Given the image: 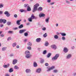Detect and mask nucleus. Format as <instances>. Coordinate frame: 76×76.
I'll use <instances>...</instances> for the list:
<instances>
[{
  "instance_id": "3",
  "label": "nucleus",
  "mask_w": 76,
  "mask_h": 76,
  "mask_svg": "<svg viewBox=\"0 0 76 76\" xmlns=\"http://www.w3.org/2000/svg\"><path fill=\"white\" fill-rule=\"evenodd\" d=\"M60 55L59 54H56L55 56H53L52 58V60H53V61H55V60H57V58L59 57V56Z\"/></svg>"
},
{
  "instance_id": "8",
  "label": "nucleus",
  "mask_w": 76,
  "mask_h": 76,
  "mask_svg": "<svg viewBox=\"0 0 76 76\" xmlns=\"http://www.w3.org/2000/svg\"><path fill=\"white\" fill-rule=\"evenodd\" d=\"M51 47L54 50H56L57 49V46L55 45H52Z\"/></svg>"
},
{
  "instance_id": "44",
  "label": "nucleus",
  "mask_w": 76,
  "mask_h": 76,
  "mask_svg": "<svg viewBox=\"0 0 76 76\" xmlns=\"http://www.w3.org/2000/svg\"><path fill=\"white\" fill-rule=\"evenodd\" d=\"M7 24L8 25H10L11 24V22H8L7 23Z\"/></svg>"
},
{
  "instance_id": "58",
  "label": "nucleus",
  "mask_w": 76,
  "mask_h": 76,
  "mask_svg": "<svg viewBox=\"0 0 76 76\" xmlns=\"http://www.w3.org/2000/svg\"><path fill=\"white\" fill-rule=\"evenodd\" d=\"M0 27H1V28L2 27H3V25L2 24H1L0 25Z\"/></svg>"
},
{
  "instance_id": "62",
  "label": "nucleus",
  "mask_w": 76,
  "mask_h": 76,
  "mask_svg": "<svg viewBox=\"0 0 76 76\" xmlns=\"http://www.w3.org/2000/svg\"><path fill=\"white\" fill-rule=\"evenodd\" d=\"M72 48V49H74V48H75V47L74 46H72V47H71Z\"/></svg>"
},
{
  "instance_id": "59",
  "label": "nucleus",
  "mask_w": 76,
  "mask_h": 76,
  "mask_svg": "<svg viewBox=\"0 0 76 76\" xmlns=\"http://www.w3.org/2000/svg\"><path fill=\"white\" fill-rule=\"evenodd\" d=\"M50 4L51 5H53V4H54V2L51 3Z\"/></svg>"
},
{
  "instance_id": "24",
  "label": "nucleus",
  "mask_w": 76,
  "mask_h": 76,
  "mask_svg": "<svg viewBox=\"0 0 76 76\" xmlns=\"http://www.w3.org/2000/svg\"><path fill=\"white\" fill-rule=\"evenodd\" d=\"M27 11L28 12H30L31 10V7L29 6V7H28L27 8Z\"/></svg>"
},
{
  "instance_id": "48",
  "label": "nucleus",
  "mask_w": 76,
  "mask_h": 76,
  "mask_svg": "<svg viewBox=\"0 0 76 76\" xmlns=\"http://www.w3.org/2000/svg\"><path fill=\"white\" fill-rule=\"evenodd\" d=\"M51 70V69L50 68H48V70H47V71L49 72V71H50V70Z\"/></svg>"
},
{
  "instance_id": "47",
  "label": "nucleus",
  "mask_w": 76,
  "mask_h": 76,
  "mask_svg": "<svg viewBox=\"0 0 76 76\" xmlns=\"http://www.w3.org/2000/svg\"><path fill=\"white\" fill-rule=\"evenodd\" d=\"M14 18H16L18 17V15L16 14H15L14 15Z\"/></svg>"
},
{
  "instance_id": "34",
  "label": "nucleus",
  "mask_w": 76,
  "mask_h": 76,
  "mask_svg": "<svg viewBox=\"0 0 76 76\" xmlns=\"http://www.w3.org/2000/svg\"><path fill=\"white\" fill-rule=\"evenodd\" d=\"M3 4L0 3V8H2V7H3L4 6Z\"/></svg>"
},
{
  "instance_id": "64",
  "label": "nucleus",
  "mask_w": 76,
  "mask_h": 76,
  "mask_svg": "<svg viewBox=\"0 0 76 76\" xmlns=\"http://www.w3.org/2000/svg\"><path fill=\"white\" fill-rule=\"evenodd\" d=\"M74 76H76V73H74Z\"/></svg>"
},
{
  "instance_id": "21",
  "label": "nucleus",
  "mask_w": 76,
  "mask_h": 76,
  "mask_svg": "<svg viewBox=\"0 0 76 76\" xmlns=\"http://www.w3.org/2000/svg\"><path fill=\"white\" fill-rule=\"evenodd\" d=\"M24 7H27V8H28V7H29V5L28 4H24Z\"/></svg>"
},
{
  "instance_id": "63",
  "label": "nucleus",
  "mask_w": 76,
  "mask_h": 76,
  "mask_svg": "<svg viewBox=\"0 0 76 76\" xmlns=\"http://www.w3.org/2000/svg\"><path fill=\"white\" fill-rule=\"evenodd\" d=\"M9 29V28L8 27H6L5 28V30H7Z\"/></svg>"
},
{
  "instance_id": "56",
  "label": "nucleus",
  "mask_w": 76,
  "mask_h": 76,
  "mask_svg": "<svg viewBox=\"0 0 76 76\" xmlns=\"http://www.w3.org/2000/svg\"><path fill=\"white\" fill-rule=\"evenodd\" d=\"M47 2L48 3H50L51 2V0H48Z\"/></svg>"
},
{
  "instance_id": "5",
  "label": "nucleus",
  "mask_w": 76,
  "mask_h": 76,
  "mask_svg": "<svg viewBox=\"0 0 76 76\" xmlns=\"http://www.w3.org/2000/svg\"><path fill=\"white\" fill-rule=\"evenodd\" d=\"M26 31V29H22L20 30L19 31V34H22V33L25 32Z\"/></svg>"
},
{
  "instance_id": "46",
  "label": "nucleus",
  "mask_w": 76,
  "mask_h": 76,
  "mask_svg": "<svg viewBox=\"0 0 76 76\" xmlns=\"http://www.w3.org/2000/svg\"><path fill=\"white\" fill-rule=\"evenodd\" d=\"M8 34H12L13 33V31H8Z\"/></svg>"
},
{
  "instance_id": "54",
  "label": "nucleus",
  "mask_w": 76,
  "mask_h": 76,
  "mask_svg": "<svg viewBox=\"0 0 76 76\" xmlns=\"http://www.w3.org/2000/svg\"><path fill=\"white\" fill-rule=\"evenodd\" d=\"M3 14V12L1 11H0V15H1Z\"/></svg>"
},
{
  "instance_id": "45",
  "label": "nucleus",
  "mask_w": 76,
  "mask_h": 76,
  "mask_svg": "<svg viewBox=\"0 0 76 76\" xmlns=\"http://www.w3.org/2000/svg\"><path fill=\"white\" fill-rule=\"evenodd\" d=\"M24 11H25V10H24L23 9H21L20 10V12H24Z\"/></svg>"
},
{
  "instance_id": "6",
  "label": "nucleus",
  "mask_w": 76,
  "mask_h": 76,
  "mask_svg": "<svg viewBox=\"0 0 76 76\" xmlns=\"http://www.w3.org/2000/svg\"><path fill=\"white\" fill-rule=\"evenodd\" d=\"M63 51L65 53H67L68 52V49L67 48L64 47V48Z\"/></svg>"
},
{
  "instance_id": "38",
  "label": "nucleus",
  "mask_w": 76,
  "mask_h": 76,
  "mask_svg": "<svg viewBox=\"0 0 76 76\" xmlns=\"http://www.w3.org/2000/svg\"><path fill=\"white\" fill-rule=\"evenodd\" d=\"M27 45H28V46H31L32 43H31V42H29V43L27 44Z\"/></svg>"
},
{
  "instance_id": "18",
  "label": "nucleus",
  "mask_w": 76,
  "mask_h": 76,
  "mask_svg": "<svg viewBox=\"0 0 76 76\" xmlns=\"http://www.w3.org/2000/svg\"><path fill=\"white\" fill-rule=\"evenodd\" d=\"M9 73H12V72H13V69L12 68H11L9 69Z\"/></svg>"
},
{
  "instance_id": "1",
  "label": "nucleus",
  "mask_w": 76,
  "mask_h": 76,
  "mask_svg": "<svg viewBox=\"0 0 76 76\" xmlns=\"http://www.w3.org/2000/svg\"><path fill=\"white\" fill-rule=\"evenodd\" d=\"M25 54L26 55L25 57L27 58H29L32 56V55L30 54V51H29L28 50L26 51Z\"/></svg>"
},
{
  "instance_id": "23",
  "label": "nucleus",
  "mask_w": 76,
  "mask_h": 76,
  "mask_svg": "<svg viewBox=\"0 0 76 76\" xmlns=\"http://www.w3.org/2000/svg\"><path fill=\"white\" fill-rule=\"evenodd\" d=\"M49 19H50V18H48L45 20V22L46 23H48L49 22Z\"/></svg>"
},
{
  "instance_id": "42",
  "label": "nucleus",
  "mask_w": 76,
  "mask_h": 76,
  "mask_svg": "<svg viewBox=\"0 0 76 76\" xmlns=\"http://www.w3.org/2000/svg\"><path fill=\"white\" fill-rule=\"evenodd\" d=\"M3 20V19H0V23H3V20Z\"/></svg>"
},
{
  "instance_id": "12",
  "label": "nucleus",
  "mask_w": 76,
  "mask_h": 76,
  "mask_svg": "<svg viewBox=\"0 0 76 76\" xmlns=\"http://www.w3.org/2000/svg\"><path fill=\"white\" fill-rule=\"evenodd\" d=\"M21 20H18L16 22V23L17 25L18 26L20 25V21H21Z\"/></svg>"
},
{
  "instance_id": "28",
  "label": "nucleus",
  "mask_w": 76,
  "mask_h": 76,
  "mask_svg": "<svg viewBox=\"0 0 76 76\" xmlns=\"http://www.w3.org/2000/svg\"><path fill=\"white\" fill-rule=\"evenodd\" d=\"M28 20L29 22H32V19L30 17L28 19Z\"/></svg>"
},
{
  "instance_id": "37",
  "label": "nucleus",
  "mask_w": 76,
  "mask_h": 76,
  "mask_svg": "<svg viewBox=\"0 0 76 76\" xmlns=\"http://www.w3.org/2000/svg\"><path fill=\"white\" fill-rule=\"evenodd\" d=\"M6 47H4L3 48H2V51H5L6 50Z\"/></svg>"
},
{
  "instance_id": "20",
  "label": "nucleus",
  "mask_w": 76,
  "mask_h": 76,
  "mask_svg": "<svg viewBox=\"0 0 76 76\" xmlns=\"http://www.w3.org/2000/svg\"><path fill=\"white\" fill-rule=\"evenodd\" d=\"M33 66L34 67H37L38 66V65L37 64V63L35 62H34V63Z\"/></svg>"
},
{
  "instance_id": "22",
  "label": "nucleus",
  "mask_w": 76,
  "mask_h": 76,
  "mask_svg": "<svg viewBox=\"0 0 76 76\" xmlns=\"http://www.w3.org/2000/svg\"><path fill=\"white\" fill-rule=\"evenodd\" d=\"M17 44L16 42L13 43L12 44V47H15Z\"/></svg>"
},
{
  "instance_id": "53",
  "label": "nucleus",
  "mask_w": 76,
  "mask_h": 76,
  "mask_svg": "<svg viewBox=\"0 0 76 76\" xmlns=\"http://www.w3.org/2000/svg\"><path fill=\"white\" fill-rule=\"evenodd\" d=\"M5 76H10V75L9 74H7L5 75Z\"/></svg>"
},
{
  "instance_id": "31",
  "label": "nucleus",
  "mask_w": 76,
  "mask_h": 76,
  "mask_svg": "<svg viewBox=\"0 0 76 76\" xmlns=\"http://www.w3.org/2000/svg\"><path fill=\"white\" fill-rule=\"evenodd\" d=\"M24 35L25 37H27L28 36V33L27 32H25L24 33Z\"/></svg>"
},
{
  "instance_id": "4",
  "label": "nucleus",
  "mask_w": 76,
  "mask_h": 76,
  "mask_svg": "<svg viewBox=\"0 0 76 76\" xmlns=\"http://www.w3.org/2000/svg\"><path fill=\"white\" fill-rule=\"evenodd\" d=\"M4 15H7L6 16L7 17H9L10 16V14L9 13V12L8 11H5L4 12Z\"/></svg>"
},
{
  "instance_id": "36",
  "label": "nucleus",
  "mask_w": 76,
  "mask_h": 76,
  "mask_svg": "<svg viewBox=\"0 0 76 76\" xmlns=\"http://www.w3.org/2000/svg\"><path fill=\"white\" fill-rule=\"evenodd\" d=\"M62 39L63 41H64L66 40V38H65V37L63 36L62 37Z\"/></svg>"
},
{
  "instance_id": "11",
  "label": "nucleus",
  "mask_w": 76,
  "mask_h": 76,
  "mask_svg": "<svg viewBox=\"0 0 76 76\" xmlns=\"http://www.w3.org/2000/svg\"><path fill=\"white\" fill-rule=\"evenodd\" d=\"M17 62H18V60L16 59H15L13 60L12 64H15L17 63Z\"/></svg>"
},
{
  "instance_id": "15",
  "label": "nucleus",
  "mask_w": 76,
  "mask_h": 76,
  "mask_svg": "<svg viewBox=\"0 0 76 76\" xmlns=\"http://www.w3.org/2000/svg\"><path fill=\"white\" fill-rule=\"evenodd\" d=\"M38 10L39 12H41V11H42V8L41 7H40L38 8Z\"/></svg>"
},
{
  "instance_id": "60",
  "label": "nucleus",
  "mask_w": 76,
  "mask_h": 76,
  "mask_svg": "<svg viewBox=\"0 0 76 76\" xmlns=\"http://www.w3.org/2000/svg\"><path fill=\"white\" fill-rule=\"evenodd\" d=\"M27 39H25L24 40V42H26V41H27Z\"/></svg>"
},
{
  "instance_id": "32",
  "label": "nucleus",
  "mask_w": 76,
  "mask_h": 76,
  "mask_svg": "<svg viewBox=\"0 0 76 76\" xmlns=\"http://www.w3.org/2000/svg\"><path fill=\"white\" fill-rule=\"evenodd\" d=\"M3 20H3V23L4 24V23H6V22H7V20H6V19H3Z\"/></svg>"
},
{
  "instance_id": "39",
  "label": "nucleus",
  "mask_w": 76,
  "mask_h": 76,
  "mask_svg": "<svg viewBox=\"0 0 76 76\" xmlns=\"http://www.w3.org/2000/svg\"><path fill=\"white\" fill-rule=\"evenodd\" d=\"M47 53V50H45L43 51V54H45Z\"/></svg>"
},
{
  "instance_id": "61",
  "label": "nucleus",
  "mask_w": 76,
  "mask_h": 76,
  "mask_svg": "<svg viewBox=\"0 0 76 76\" xmlns=\"http://www.w3.org/2000/svg\"><path fill=\"white\" fill-rule=\"evenodd\" d=\"M16 48H19V45H17V46H16Z\"/></svg>"
},
{
  "instance_id": "2",
  "label": "nucleus",
  "mask_w": 76,
  "mask_h": 76,
  "mask_svg": "<svg viewBox=\"0 0 76 76\" xmlns=\"http://www.w3.org/2000/svg\"><path fill=\"white\" fill-rule=\"evenodd\" d=\"M39 6V4H36L34 5L33 7V9L32 10V12L34 13V12H35L37 10V8H38V7Z\"/></svg>"
},
{
  "instance_id": "9",
  "label": "nucleus",
  "mask_w": 76,
  "mask_h": 76,
  "mask_svg": "<svg viewBox=\"0 0 76 76\" xmlns=\"http://www.w3.org/2000/svg\"><path fill=\"white\" fill-rule=\"evenodd\" d=\"M9 66H10V64H8L7 65H4L3 67H4V68H7V67H9Z\"/></svg>"
},
{
  "instance_id": "7",
  "label": "nucleus",
  "mask_w": 76,
  "mask_h": 76,
  "mask_svg": "<svg viewBox=\"0 0 76 76\" xmlns=\"http://www.w3.org/2000/svg\"><path fill=\"white\" fill-rule=\"evenodd\" d=\"M36 72L38 73H40L41 72V69L38 68L36 70Z\"/></svg>"
},
{
  "instance_id": "55",
  "label": "nucleus",
  "mask_w": 76,
  "mask_h": 76,
  "mask_svg": "<svg viewBox=\"0 0 76 76\" xmlns=\"http://www.w3.org/2000/svg\"><path fill=\"white\" fill-rule=\"evenodd\" d=\"M45 65L46 66H48V63H46Z\"/></svg>"
},
{
  "instance_id": "49",
  "label": "nucleus",
  "mask_w": 76,
  "mask_h": 76,
  "mask_svg": "<svg viewBox=\"0 0 76 76\" xmlns=\"http://www.w3.org/2000/svg\"><path fill=\"white\" fill-rule=\"evenodd\" d=\"M42 30L43 31H45L46 30V28L45 27H43L42 28Z\"/></svg>"
},
{
  "instance_id": "27",
  "label": "nucleus",
  "mask_w": 76,
  "mask_h": 76,
  "mask_svg": "<svg viewBox=\"0 0 76 76\" xmlns=\"http://www.w3.org/2000/svg\"><path fill=\"white\" fill-rule=\"evenodd\" d=\"M49 44L48 42L47 41L45 42V46H48V45Z\"/></svg>"
},
{
  "instance_id": "13",
  "label": "nucleus",
  "mask_w": 76,
  "mask_h": 76,
  "mask_svg": "<svg viewBox=\"0 0 76 76\" xmlns=\"http://www.w3.org/2000/svg\"><path fill=\"white\" fill-rule=\"evenodd\" d=\"M72 57V55L71 54H69L68 56H67L66 57V58L67 59H69V58H70Z\"/></svg>"
},
{
  "instance_id": "17",
  "label": "nucleus",
  "mask_w": 76,
  "mask_h": 76,
  "mask_svg": "<svg viewBox=\"0 0 76 76\" xmlns=\"http://www.w3.org/2000/svg\"><path fill=\"white\" fill-rule=\"evenodd\" d=\"M14 69H15V70H18V69H19V67H18V66L15 65V66L14 67Z\"/></svg>"
},
{
  "instance_id": "25",
  "label": "nucleus",
  "mask_w": 76,
  "mask_h": 76,
  "mask_svg": "<svg viewBox=\"0 0 76 76\" xmlns=\"http://www.w3.org/2000/svg\"><path fill=\"white\" fill-rule=\"evenodd\" d=\"M60 34H61V35L63 37H64V36H66V34L65 33H61Z\"/></svg>"
},
{
  "instance_id": "50",
  "label": "nucleus",
  "mask_w": 76,
  "mask_h": 76,
  "mask_svg": "<svg viewBox=\"0 0 76 76\" xmlns=\"http://www.w3.org/2000/svg\"><path fill=\"white\" fill-rule=\"evenodd\" d=\"M55 67L54 66H51L50 68L51 69V70H52V69H54V68Z\"/></svg>"
},
{
  "instance_id": "26",
  "label": "nucleus",
  "mask_w": 76,
  "mask_h": 76,
  "mask_svg": "<svg viewBox=\"0 0 76 76\" xmlns=\"http://www.w3.org/2000/svg\"><path fill=\"white\" fill-rule=\"evenodd\" d=\"M18 28L19 29H21V28H23V24H21L18 26Z\"/></svg>"
},
{
  "instance_id": "57",
  "label": "nucleus",
  "mask_w": 76,
  "mask_h": 76,
  "mask_svg": "<svg viewBox=\"0 0 76 76\" xmlns=\"http://www.w3.org/2000/svg\"><path fill=\"white\" fill-rule=\"evenodd\" d=\"M37 50H38L39 51H41V48H38Z\"/></svg>"
},
{
  "instance_id": "10",
  "label": "nucleus",
  "mask_w": 76,
  "mask_h": 76,
  "mask_svg": "<svg viewBox=\"0 0 76 76\" xmlns=\"http://www.w3.org/2000/svg\"><path fill=\"white\" fill-rule=\"evenodd\" d=\"M45 16V15L44 14L40 13L39 15V16L40 18H41V17H44Z\"/></svg>"
},
{
  "instance_id": "19",
  "label": "nucleus",
  "mask_w": 76,
  "mask_h": 76,
  "mask_svg": "<svg viewBox=\"0 0 76 76\" xmlns=\"http://www.w3.org/2000/svg\"><path fill=\"white\" fill-rule=\"evenodd\" d=\"M41 38H38L36 39V41L37 42H40V41H41Z\"/></svg>"
},
{
  "instance_id": "40",
  "label": "nucleus",
  "mask_w": 76,
  "mask_h": 76,
  "mask_svg": "<svg viewBox=\"0 0 76 76\" xmlns=\"http://www.w3.org/2000/svg\"><path fill=\"white\" fill-rule=\"evenodd\" d=\"M53 72H54V73H56L58 72V71L57 70H55L53 71Z\"/></svg>"
},
{
  "instance_id": "16",
  "label": "nucleus",
  "mask_w": 76,
  "mask_h": 76,
  "mask_svg": "<svg viewBox=\"0 0 76 76\" xmlns=\"http://www.w3.org/2000/svg\"><path fill=\"white\" fill-rule=\"evenodd\" d=\"M26 72L27 73H30L31 72V70L29 69H27L26 70Z\"/></svg>"
},
{
  "instance_id": "30",
  "label": "nucleus",
  "mask_w": 76,
  "mask_h": 76,
  "mask_svg": "<svg viewBox=\"0 0 76 76\" xmlns=\"http://www.w3.org/2000/svg\"><path fill=\"white\" fill-rule=\"evenodd\" d=\"M43 37L44 38H46V37H47V33H45V34H44L43 35Z\"/></svg>"
},
{
  "instance_id": "51",
  "label": "nucleus",
  "mask_w": 76,
  "mask_h": 76,
  "mask_svg": "<svg viewBox=\"0 0 76 76\" xmlns=\"http://www.w3.org/2000/svg\"><path fill=\"white\" fill-rule=\"evenodd\" d=\"M11 37H9L8 38L7 40V41H9L10 40H11Z\"/></svg>"
},
{
  "instance_id": "43",
  "label": "nucleus",
  "mask_w": 76,
  "mask_h": 76,
  "mask_svg": "<svg viewBox=\"0 0 76 76\" xmlns=\"http://www.w3.org/2000/svg\"><path fill=\"white\" fill-rule=\"evenodd\" d=\"M27 49H28V50H31V47L30 46H28L27 47Z\"/></svg>"
},
{
  "instance_id": "14",
  "label": "nucleus",
  "mask_w": 76,
  "mask_h": 76,
  "mask_svg": "<svg viewBox=\"0 0 76 76\" xmlns=\"http://www.w3.org/2000/svg\"><path fill=\"white\" fill-rule=\"evenodd\" d=\"M30 18L32 19H37V17H35V16H34V15L33 14L31 15Z\"/></svg>"
},
{
  "instance_id": "35",
  "label": "nucleus",
  "mask_w": 76,
  "mask_h": 76,
  "mask_svg": "<svg viewBox=\"0 0 76 76\" xmlns=\"http://www.w3.org/2000/svg\"><path fill=\"white\" fill-rule=\"evenodd\" d=\"M66 3L67 4H70V1H69L67 0H66Z\"/></svg>"
},
{
  "instance_id": "29",
  "label": "nucleus",
  "mask_w": 76,
  "mask_h": 76,
  "mask_svg": "<svg viewBox=\"0 0 76 76\" xmlns=\"http://www.w3.org/2000/svg\"><path fill=\"white\" fill-rule=\"evenodd\" d=\"M51 56V53H48L47 55V57L48 58H49Z\"/></svg>"
},
{
  "instance_id": "33",
  "label": "nucleus",
  "mask_w": 76,
  "mask_h": 76,
  "mask_svg": "<svg viewBox=\"0 0 76 76\" xmlns=\"http://www.w3.org/2000/svg\"><path fill=\"white\" fill-rule=\"evenodd\" d=\"M54 38L55 39H58V37L57 35H55L54 36Z\"/></svg>"
},
{
  "instance_id": "41",
  "label": "nucleus",
  "mask_w": 76,
  "mask_h": 76,
  "mask_svg": "<svg viewBox=\"0 0 76 76\" xmlns=\"http://www.w3.org/2000/svg\"><path fill=\"white\" fill-rule=\"evenodd\" d=\"M44 59H42L40 61V63H44Z\"/></svg>"
},
{
  "instance_id": "52",
  "label": "nucleus",
  "mask_w": 76,
  "mask_h": 76,
  "mask_svg": "<svg viewBox=\"0 0 76 76\" xmlns=\"http://www.w3.org/2000/svg\"><path fill=\"white\" fill-rule=\"evenodd\" d=\"M14 56V54L13 53H12L10 55V57H13V56Z\"/></svg>"
}]
</instances>
